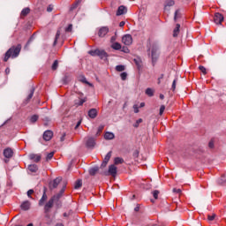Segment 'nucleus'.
<instances>
[{
    "instance_id": "obj_44",
    "label": "nucleus",
    "mask_w": 226,
    "mask_h": 226,
    "mask_svg": "<svg viewBox=\"0 0 226 226\" xmlns=\"http://www.w3.org/2000/svg\"><path fill=\"white\" fill-rule=\"evenodd\" d=\"M216 218V214H213L212 215H207L208 222H213Z\"/></svg>"
},
{
    "instance_id": "obj_12",
    "label": "nucleus",
    "mask_w": 226,
    "mask_h": 226,
    "mask_svg": "<svg viewBox=\"0 0 226 226\" xmlns=\"http://www.w3.org/2000/svg\"><path fill=\"white\" fill-rule=\"evenodd\" d=\"M4 156L5 158H11L13 156V150L11 147H7L4 150Z\"/></svg>"
},
{
    "instance_id": "obj_23",
    "label": "nucleus",
    "mask_w": 226,
    "mask_h": 226,
    "mask_svg": "<svg viewBox=\"0 0 226 226\" xmlns=\"http://www.w3.org/2000/svg\"><path fill=\"white\" fill-rule=\"evenodd\" d=\"M114 137H115V135H114V133H112V132H106L105 134H104V139H106V140H112V139H114Z\"/></svg>"
},
{
    "instance_id": "obj_27",
    "label": "nucleus",
    "mask_w": 226,
    "mask_h": 226,
    "mask_svg": "<svg viewBox=\"0 0 226 226\" xmlns=\"http://www.w3.org/2000/svg\"><path fill=\"white\" fill-rule=\"evenodd\" d=\"M111 49H113L114 50H121V43L119 42H114L111 45Z\"/></svg>"
},
{
    "instance_id": "obj_30",
    "label": "nucleus",
    "mask_w": 226,
    "mask_h": 226,
    "mask_svg": "<svg viewBox=\"0 0 226 226\" xmlns=\"http://www.w3.org/2000/svg\"><path fill=\"white\" fill-rule=\"evenodd\" d=\"M82 187V180H77L74 184L75 190H79V188Z\"/></svg>"
},
{
    "instance_id": "obj_63",
    "label": "nucleus",
    "mask_w": 226,
    "mask_h": 226,
    "mask_svg": "<svg viewBox=\"0 0 226 226\" xmlns=\"http://www.w3.org/2000/svg\"><path fill=\"white\" fill-rule=\"evenodd\" d=\"M140 108L142 107H146V103L145 102H141L140 105H139Z\"/></svg>"
},
{
    "instance_id": "obj_51",
    "label": "nucleus",
    "mask_w": 226,
    "mask_h": 226,
    "mask_svg": "<svg viewBox=\"0 0 226 226\" xmlns=\"http://www.w3.org/2000/svg\"><path fill=\"white\" fill-rule=\"evenodd\" d=\"M133 109H134V113H135V114H139V105L134 104V105H133Z\"/></svg>"
},
{
    "instance_id": "obj_20",
    "label": "nucleus",
    "mask_w": 226,
    "mask_h": 226,
    "mask_svg": "<svg viewBox=\"0 0 226 226\" xmlns=\"http://www.w3.org/2000/svg\"><path fill=\"white\" fill-rule=\"evenodd\" d=\"M99 170H100V168L98 166H95L89 170V174H90V176H96V174H98Z\"/></svg>"
},
{
    "instance_id": "obj_45",
    "label": "nucleus",
    "mask_w": 226,
    "mask_h": 226,
    "mask_svg": "<svg viewBox=\"0 0 226 226\" xmlns=\"http://www.w3.org/2000/svg\"><path fill=\"white\" fill-rule=\"evenodd\" d=\"M158 195H160V191L155 190V191L153 192L154 199H155V200L158 199Z\"/></svg>"
},
{
    "instance_id": "obj_19",
    "label": "nucleus",
    "mask_w": 226,
    "mask_h": 226,
    "mask_svg": "<svg viewBox=\"0 0 226 226\" xmlns=\"http://www.w3.org/2000/svg\"><path fill=\"white\" fill-rule=\"evenodd\" d=\"M138 70H140L142 68V59L140 57H136L133 59Z\"/></svg>"
},
{
    "instance_id": "obj_13",
    "label": "nucleus",
    "mask_w": 226,
    "mask_h": 226,
    "mask_svg": "<svg viewBox=\"0 0 226 226\" xmlns=\"http://www.w3.org/2000/svg\"><path fill=\"white\" fill-rule=\"evenodd\" d=\"M97 56L100 59H107L109 57V54H107L103 49H98Z\"/></svg>"
},
{
    "instance_id": "obj_64",
    "label": "nucleus",
    "mask_w": 226,
    "mask_h": 226,
    "mask_svg": "<svg viewBox=\"0 0 226 226\" xmlns=\"http://www.w3.org/2000/svg\"><path fill=\"white\" fill-rule=\"evenodd\" d=\"M123 52L128 53V49H124V48H123Z\"/></svg>"
},
{
    "instance_id": "obj_59",
    "label": "nucleus",
    "mask_w": 226,
    "mask_h": 226,
    "mask_svg": "<svg viewBox=\"0 0 226 226\" xmlns=\"http://www.w3.org/2000/svg\"><path fill=\"white\" fill-rule=\"evenodd\" d=\"M140 210V206L137 205L136 207L134 208V211L139 212Z\"/></svg>"
},
{
    "instance_id": "obj_1",
    "label": "nucleus",
    "mask_w": 226,
    "mask_h": 226,
    "mask_svg": "<svg viewBox=\"0 0 226 226\" xmlns=\"http://www.w3.org/2000/svg\"><path fill=\"white\" fill-rule=\"evenodd\" d=\"M147 47V52L152 59L153 66H154L156 61H158V57H160V46L156 42H148Z\"/></svg>"
},
{
    "instance_id": "obj_62",
    "label": "nucleus",
    "mask_w": 226,
    "mask_h": 226,
    "mask_svg": "<svg viewBox=\"0 0 226 226\" xmlns=\"http://www.w3.org/2000/svg\"><path fill=\"white\" fill-rule=\"evenodd\" d=\"M5 73L8 75V73H10V68H6L5 69Z\"/></svg>"
},
{
    "instance_id": "obj_22",
    "label": "nucleus",
    "mask_w": 226,
    "mask_h": 226,
    "mask_svg": "<svg viewBox=\"0 0 226 226\" xmlns=\"http://www.w3.org/2000/svg\"><path fill=\"white\" fill-rule=\"evenodd\" d=\"M34 94V87H32L30 89V92H29L28 95H27V97H26V102L27 103H29V102H31V99L33 98Z\"/></svg>"
},
{
    "instance_id": "obj_56",
    "label": "nucleus",
    "mask_w": 226,
    "mask_h": 226,
    "mask_svg": "<svg viewBox=\"0 0 226 226\" xmlns=\"http://www.w3.org/2000/svg\"><path fill=\"white\" fill-rule=\"evenodd\" d=\"M134 158H139V150H135L133 153Z\"/></svg>"
},
{
    "instance_id": "obj_57",
    "label": "nucleus",
    "mask_w": 226,
    "mask_h": 226,
    "mask_svg": "<svg viewBox=\"0 0 226 226\" xmlns=\"http://www.w3.org/2000/svg\"><path fill=\"white\" fill-rule=\"evenodd\" d=\"M54 10V7H52V5H49V7L47 8V11H49V13H50V11H52Z\"/></svg>"
},
{
    "instance_id": "obj_52",
    "label": "nucleus",
    "mask_w": 226,
    "mask_h": 226,
    "mask_svg": "<svg viewBox=\"0 0 226 226\" xmlns=\"http://www.w3.org/2000/svg\"><path fill=\"white\" fill-rule=\"evenodd\" d=\"M109 162L107 161H103L102 163L101 164V169H105V167H107V164Z\"/></svg>"
},
{
    "instance_id": "obj_39",
    "label": "nucleus",
    "mask_w": 226,
    "mask_h": 226,
    "mask_svg": "<svg viewBox=\"0 0 226 226\" xmlns=\"http://www.w3.org/2000/svg\"><path fill=\"white\" fill-rule=\"evenodd\" d=\"M52 158H54V152H50L49 154H47L46 162H49V160H52Z\"/></svg>"
},
{
    "instance_id": "obj_21",
    "label": "nucleus",
    "mask_w": 226,
    "mask_h": 226,
    "mask_svg": "<svg viewBox=\"0 0 226 226\" xmlns=\"http://www.w3.org/2000/svg\"><path fill=\"white\" fill-rule=\"evenodd\" d=\"M31 12V9L29 7H26L21 11L20 17H27L29 13Z\"/></svg>"
},
{
    "instance_id": "obj_15",
    "label": "nucleus",
    "mask_w": 226,
    "mask_h": 226,
    "mask_svg": "<svg viewBox=\"0 0 226 226\" xmlns=\"http://www.w3.org/2000/svg\"><path fill=\"white\" fill-rule=\"evenodd\" d=\"M98 116V110H96V109H91L89 111H88V117L91 118V119H95V117Z\"/></svg>"
},
{
    "instance_id": "obj_33",
    "label": "nucleus",
    "mask_w": 226,
    "mask_h": 226,
    "mask_svg": "<svg viewBox=\"0 0 226 226\" xmlns=\"http://www.w3.org/2000/svg\"><path fill=\"white\" fill-rule=\"evenodd\" d=\"M146 94H147V96H154V91L151 88H147Z\"/></svg>"
},
{
    "instance_id": "obj_50",
    "label": "nucleus",
    "mask_w": 226,
    "mask_h": 226,
    "mask_svg": "<svg viewBox=\"0 0 226 226\" xmlns=\"http://www.w3.org/2000/svg\"><path fill=\"white\" fill-rule=\"evenodd\" d=\"M140 123H142V118H139L136 121V124H134V127L135 128H138L139 127V124H140Z\"/></svg>"
},
{
    "instance_id": "obj_47",
    "label": "nucleus",
    "mask_w": 226,
    "mask_h": 226,
    "mask_svg": "<svg viewBox=\"0 0 226 226\" xmlns=\"http://www.w3.org/2000/svg\"><path fill=\"white\" fill-rule=\"evenodd\" d=\"M176 84H177V79H175L173 80V83H172V86H171V89H172L173 91H176Z\"/></svg>"
},
{
    "instance_id": "obj_17",
    "label": "nucleus",
    "mask_w": 226,
    "mask_h": 226,
    "mask_svg": "<svg viewBox=\"0 0 226 226\" xmlns=\"http://www.w3.org/2000/svg\"><path fill=\"white\" fill-rule=\"evenodd\" d=\"M30 160L34 161L36 163H38V162H40V160H41V155L40 154H31L29 155Z\"/></svg>"
},
{
    "instance_id": "obj_40",
    "label": "nucleus",
    "mask_w": 226,
    "mask_h": 226,
    "mask_svg": "<svg viewBox=\"0 0 226 226\" xmlns=\"http://www.w3.org/2000/svg\"><path fill=\"white\" fill-rule=\"evenodd\" d=\"M98 50H99V49L90 50V51H88V54H89L90 56H98Z\"/></svg>"
},
{
    "instance_id": "obj_26",
    "label": "nucleus",
    "mask_w": 226,
    "mask_h": 226,
    "mask_svg": "<svg viewBox=\"0 0 226 226\" xmlns=\"http://www.w3.org/2000/svg\"><path fill=\"white\" fill-rule=\"evenodd\" d=\"M28 170H30V172H37L38 171V166L36 164H30L28 166Z\"/></svg>"
},
{
    "instance_id": "obj_10",
    "label": "nucleus",
    "mask_w": 226,
    "mask_h": 226,
    "mask_svg": "<svg viewBox=\"0 0 226 226\" xmlns=\"http://www.w3.org/2000/svg\"><path fill=\"white\" fill-rule=\"evenodd\" d=\"M52 137H54V132H52V131L44 132L43 139H44V140H46V142H49V140H51Z\"/></svg>"
},
{
    "instance_id": "obj_16",
    "label": "nucleus",
    "mask_w": 226,
    "mask_h": 226,
    "mask_svg": "<svg viewBox=\"0 0 226 226\" xmlns=\"http://www.w3.org/2000/svg\"><path fill=\"white\" fill-rule=\"evenodd\" d=\"M47 191L44 190L42 197L41 198V200H39V206L41 207L45 204V202L47 201Z\"/></svg>"
},
{
    "instance_id": "obj_35",
    "label": "nucleus",
    "mask_w": 226,
    "mask_h": 226,
    "mask_svg": "<svg viewBox=\"0 0 226 226\" xmlns=\"http://www.w3.org/2000/svg\"><path fill=\"white\" fill-rule=\"evenodd\" d=\"M199 70L201 72V73H203V75L207 74V71L206 70V67H204L203 65H200Z\"/></svg>"
},
{
    "instance_id": "obj_25",
    "label": "nucleus",
    "mask_w": 226,
    "mask_h": 226,
    "mask_svg": "<svg viewBox=\"0 0 226 226\" xmlns=\"http://www.w3.org/2000/svg\"><path fill=\"white\" fill-rule=\"evenodd\" d=\"M82 3V0H78L74 4H72L70 10L71 11H73V10H76V8L79 7V4Z\"/></svg>"
},
{
    "instance_id": "obj_41",
    "label": "nucleus",
    "mask_w": 226,
    "mask_h": 226,
    "mask_svg": "<svg viewBox=\"0 0 226 226\" xmlns=\"http://www.w3.org/2000/svg\"><path fill=\"white\" fill-rule=\"evenodd\" d=\"M179 17H181V14L179 13V10H177L175 11L174 20L177 21L179 19Z\"/></svg>"
},
{
    "instance_id": "obj_34",
    "label": "nucleus",
    "mask_w": 226,
    "mask_h": 226,
    "mask_svg": "<svg viewBox=\"0 0 226 226\" xmlns=\"http://www.w3.org/2000/svg\"><path fill=\"white\" fill-rule=\"evenodd\" d=\"M58 66H59V62L57 60H55L52 66H51V69L56 71V70H57Z\"/></svg>"
},
{
    "instance_id": "obj_9",
    "label": "nucleus",
    "mask_w": 226,
    "mask_h": 226,
    "mask_svg": "<svg viewBox=\"0 0 226 226\" xmlns=\"http://www.w3.org/2000/svg\"><path fill=\"white\" fill-rule=\"evenodd\" d=\"M223 15H222V13H220V12H216L215 14V17H214V21H215V24H222V21L223 20Z\"/></svg>"
},
{
    "instance_id": "obj_32",
    "label": "nucleus",
    "mask_w": 226,
    "mask_h": 226,
    "mask_svg": "<svg viewBox=\"0 0 226 226\" xmlns=\"http://www.w3.org/2000/svg\"><path fill=\"white\" fill-rule=\"evenodd\" d=\"M110 158H112V151H109L107 154H106V156L104 157V162H109L110 161Z\"/></svg>"
},
{
    "instance_id": "obj_60",
    "label": "nucleus",
    "mask_w": 226,
    "mask_h": 226,
    "mask_svg": "<svg viewBox=\"0 0 226 226\" xmlns=\"http://www.w3.org/2000/svg\"><path fill=\"white\" fill-rule=\"evenodd\" d=\"M124 24H125L124 21H121V22L119 23V27H124Z\"/></svg>"
},
{
    "instance_id": "obj_53",
    "label": "nucleus",
    "mask_w": 226,
    "mask_h": 226,
    "mask_svg": "<svg viewBox=\"0 0 226 226\" xmlns=\"http://www.w3.org/2000/svg\"><path fill=\"white\" fill-rule=\"evenodd\" d=\"M181 189H177V188H174L173 189V193H178L179 195H181Z\"/></svg>"
},
{
    "instance_id": "obj_5",
    "label": "nucleus",
    "mask_w": 226,
    "mask_h": 226,
    "mask_svg": "<svg viewBox=\"0 0 226 226\" xmlns=\"http://www.w3.org/2000/svg\"><path fill=\"white\" fill-rule=\"evenodd\" d=\"M61 181H63V178L61 177L55 178L51 183H49V188L51 190H55V188H57V186L61 185Z\"/></svg>"
},
{
    "instance_id": "obj_6",
    "label": "nucleus",
    "mask_w": 226,
    "mask_h": 226,
    "mask_svg": "<svg viewBox=\"0 0 226 226\" xmlns=\"http://www.w3.org/2000/svg\"><path fill=\"white\" fill-rule=\"evenodd\" d=\"M117 175V167H116V165L114 164L109 165V170L106 176H112V177H116Z\"/></svg>"
},
{
    "instance_id": "obj_55",
    "label": "nucleus",
    "mask_w": 226,
    "mask_h": 226,
    "mask_svg": "<svg viewBox=\"0 0 226 226\" xmlns=\"http://www.w3.org/2000/svg\"><path fill=\"white\" fill-rule=\"evenodd\" d=\"M208 147H210V149H213L215 147V143L213 141H210L208 143Z\"/></svg>"
},
{
    "instance_id": "obj_2",
    "label": "nucleus",
    "mask_w": 226,
    "mask_h": 226,
    "mask_svg": "<svg viewBox=\"0 0 226 226\" xmlns=\"http://www.w3.org/2000/svg\"><path fill=\"white\" fill-rule=\"evenodd\" d=\"M66 188V184H63V187L60 190V192L56 195H54L44 206V213H50V209L54 207L55 202H59V199L63 197L64 190Z\"/></svg>"
},
{
    "instance_id": "obj_46",
    "label": "nucleus",
    "mask_w": 226,
    "mask_h": 226,
    "mask_svg": "<svg viewBox=\"0 0 226 226\" xmlns=\"http://www.w3.org/2000/svg\"><path fill=\"white\" fill-rule=\"evenodd\" d=\"M163 112H165V105H162L159 111V116H163Z\"/></svg>"
},
{
    "instance_id": "obj_4",
    "label": "nucleus",
    "mask_w": 226,
    "mask_h": 226,
    "mask_svg": "<svg viewBox=\"0 0 226 226\" xmlns=\"http://www.w3.org/2000/svg\"><path fill=\"white\" fill-rule=\"evenodd\" d=\"M86 146L88 149H93L96 146V139L93 137H88L86 139Z\"/></svg>"
},
{
    "instance_id": "obj_48",
    "label": "nucleus",
    "mask_w": 226,
    "mask_h": 226,
    "mask_svg": "<svg viewBox=\"0 0 226 226\" xmlns=\"http://www.w3.org/2000/svg\"><path fill=\"white\" fill-rule=\"evenodd\" d=\"M32 193H34V190L30 189V190L27 191L26 194H27V197H28L29 199H33V197H31V194H32Z\"/></svg>"
},
{
    "instance_id": "obj_8",
    "label": "nucleus",
    "mask_w": 226,
    "mask_h": 226,
    "mask_svg": "<svg viewBox=\"0 0 226 226\" xmlns=\"http://www.w3.org/2000/svg\"><path fill=\"white\" fill-rule=\"evenodd\" d=\"M109 33V28L108 26H102L100 29H99V32H98V36L100 38H104V36H107V34Z\"/></svg>"
},
{
    "instance_id": "obj_29",
    "label": "nucleus",
    "mask_w": 226,
    "mask_h": 226,
    "mask_svg": "<svg viewBox=\"0 0 226 226\" xmlns=\"http://www.w3.org/2000/svg\"><path fill=\"white\" fill-rule=\"evenodd\" d=\"M86 102H87V97L80 99L79 102H75V105H77L78 107H81V105H84V103H86Z\"/></svg>"
},
{
    "instance_id": "obj_11",
    "label": "nucleus",
    "mask_w": 226,
    "mask_h": 226,
    "mask_svg": "<svg viewBox=\"0 0 226 226\" xmlns=\"http://www.w3.org/2000/svg\"><path fill=\"white\" fill-rule=\"evenodd\" d=\"M126 11H128V10L126 9V7L124 5H120L117 11V17H119L121 15H124V13H126Z\"/></svg>"
},
{
    "instance_id": "obj_7",
    "label": "nucleus",
    "mask_w": 226,
    "mask_h": 226,
    "mask_svg": "<svg viewBox=\"0 0 226 226\" xmlns=\"http://www.w3.org/2000/svg\"><path fill=\"white\" fill-rule=\"evenodd\" d=\"M122 42L127 46L132 45V43H133V38L132 37L131 34H125L122 38Z\"/></svg>"
},
{
    "instance_id": "obj_43",
    "label": "nucleus",
    "mask_w": 226,
    "mask_h": 226,
    "mask_svg": "<svg viewBox=\"0 0 226 226\" xmlns=\"http://www.w3.org/2000/svg\"><path fill=\"white\" fill-rule=\"evenodd\" d=\"M120 77H121V79H122V80H126V79H128V73H126V72H122V73L120 74Z\"/></svg>"
},
{
    "instance_id": "obj_14",
    "label": "nucleus",
    "mask_w": 226,
    "mask_h": 226,
    "mask_svg": "<svg viewBox=\"0 0 226 226\" xmlns=\"http://www.w3.org/2000/svg\"><path fill=\"white\" fill-rule=\"evenodd\" d=\"M20 207L23 211H29V209L31 208V202H29L28 200L24 201L21 204Z\"/></svg>"
},
{
    "instance_id": "obj_58",
    "label": "nucleus",
    "mask_w": 226,
    "mask_h": 226,
    "mask_svg": "<svg viewBox=\"0 0 226 226\" xmlns=\"http://www.w3.org/2000/svg\"><path fill=\"white\" fill-rule=\"evenodd\" d=\"M80 124H82V120H79V121L77 123V124H76V126H75V130H77V128H79V126H80Z\"/></svg>"
},
{
    "instance_id": "obj_24",
    "label": "nucleus",
    "mask_w": 226,
    "mask_h": 226,
    "mask_svg": "<svg viewBox=\"0 0 226 226\" xmlns=\"http://www.w3.org/2000/svg\"><path fill=\"white\" fill-rule=\"evenodd\" d=\"M115 165H121V163H124V159L121 157H116L114 160Z\"/></svg>"
},
{
    "instance_id": "obj_36",
    "label": "nucleus",
    "mask_w": 226,
    "mask_h": 226,
    "mask_svg": "<svg viewBox=\"0 0 226 226\" xmlns=\"http://www.w3.org/2000/svg\"><path fill=\"white\" fill-rule=\"evenodd\" d=\"M61 36V31H57L56 34V37H55V41H54V45H56L57 43V40H59V37Z\"/></svg>"
},
{
    "instance_id": "obj_3",
    "label": "nucleus",
    "mask_w": 226,
    "mask_h": 226,
    "mask_svg": "<svg viewBox=\"0 0 226 226\" xmlns=\"http://www.w3.org/2000/svg\"><path fill=\"white\" fill-rule=\"evenodd\" d=\"M21 50H22L21 44H18L17 46L11 47L4 54V62L7 63L10 57H11V59H15L16 57H19Z\"/></svg>"
},
{
    "instance_id": "obj_42",
    "label": "nucleus",
    "mask_w": 226,
    "mask_h": 226,
    "mask_svg": "<svg viewBox=\"0 0 226 226\" xmlns=\"http://www.w3.org/2000/svg\"><path fill=\"white\" fill-rule=\"evenodd\" d=\"M31 123H36L38 121V115H34L30 118Z\"/></svg>"
},
{
    "instance_id": "obj_28",
    "label": "nucleus",
    "mask_w": 226,
    "mask_h": 226,
    "mask_svg": "<svg viewBox=\"0 0 226 226\" xmlns=\"http://www.w3.org/2000/svg\"><path fill=\"white\" fill-rule=\"evenodd\" d=\"M176 4V2L174 0H166L164 8H167V6H174Z\"/></svg>"
},
{
    "instance_id": "obj_49",
    "label": "nucleus",
    "mask_w": 226,
    "mask_h": 226,
    "mask_svg": "<svg viewBox=\"0 0 226 226\" xmlns=\"http://www.w3.org/2000/svg\"><path fill=\"white\" fill-rule=\"evenodd\" d=\"M72 29H73V25H69L68 27L65 28L66 33H72Z\"/></svg>"
},
{
    "instance_id": "obj_31",
    "label": "nucleus",
    "mask_w": 226,
    "mask_h": 226,
    "mask_svg": "<svg viewBox=\"0 0 226 226\" xmlns=\"http://www.w3.org/2000/svg\"><path fill=\"white\" fill-rule=\"evenodd\" d=\"M218 183H219V185H225V183H226V175L222 176L218 179Z\"/></svg>"
},
{
    "instance_id": "obj_54",
    "label": "nucleus",
    "mask_w": 226,
    "mask_h": 226,
    "mask_svg": "<svg viewBox=\"0 0 226 226\" xmlns=\"http://www.w3.org/2000/svg\"><path fill=\"white\" fill-rule=\"evenodd\" d=\"M66 138V132H64L60 138L61 142H64V139Z\"/></svg>"
},
{
    "instance_id": "obj_61",
    "label": "nucleus",
    "mask_w": 226,
    "mask_h": 226,
    "mask_svg": "<svg viewBox=\"0 0 226 226\" xmlns=\"http://www.w3.org/2000/svg\"><path fill=\"white\" fill-rule=\"evenodd\" d=\"M55 226H64V224H63V222H58Z\"/></svg>"
},
{
    "instance_id": "obj_37",
    "label": "nucleus",
    "mask_w": 226,
    "mask_h": 226,
    "mask_svg": "<svg viewBox=\"0 0 226 226\" xmlns=\"http://www.w3.org/2000/svg\"><path fill=\"white\" fill-rule=\"evenodd\" d=\"M116 70H117V72H124L125 67H124V65H117Z\"/></svg>"
},
{
    "instance_id": "obj_18",
    "label": "nucleus",
    "mask_w": 226,
    "mask_h": 226,
    "mask_svg": "<svg viewBox=\"0 0 226 226\" xmlns=\"http://www.w3.org/2000/svg\"><path fill=\"white\" fill-rule=\"evenodd\" d=\"M179 29H181V25L177 24L173 30V38H177V36H179Z\"/></svg>"
},
{
    "instance_id": "obj_38",
    "label": "nucleus",
    "mask_w": 226,
    "mask_h": 226,
    "mask_svg": "<svg viewBox=\"0 0 226 226\" xmlns=\"http://www.w3.org/2000/svg\"><path fill=\"white\" fill-rule=\"evenodd\" d=\"M103 128H105V125H100L98 127L97 132H96V136L98 137V135H100V133H102V132H103Z\"/></svg>"
}]
</instances>
